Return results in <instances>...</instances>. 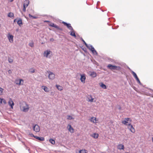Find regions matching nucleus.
<instances>
[{
  "label": "nucleus",
  "mask_w": 153,
  "mask_h": 153,
  "mask_svg": "<svg viewBox=\"0 0 153 153\" xmlns=\"http://www.w3.org/2000/svg\"><path fill=\"white\" fill-rule=\"evenodd\" d=\"M20 108L21 111L25 112H28L30 108L29 105L25 102L20 103Z\"/></svg>",
  "instance_id": "1"
},
{
  "label": "nucleus",
  "mask_w": 153,
  "mask_h": 153,
  "mask_svg": "<svg viewBox=\"0 0 153 153\" xmlns=\"http://www.w3.org/2000/svg\"><path fill=\"white\" fill-rule=\"evenodd\" d=\"M43 55L44 57L50 58L52 56V53L50 50H47L44 52Z\"/></svg>",
  "instance_id": "2"
},
{
  "label": "nucleus",
  "mask_w": 153,
  "mask_h": 153,
  "mask_svg": "<svg viewBox=\"0 0 153 153\" xmlns=\"http://www.w3.org/2000/svg\"><path fill=\"white\" fill-rule=\"evenodd\" d=\"M131 120L129 118H125L124 120L122 121V123L125 125L128 126L131 124Z\"/></svg>",
  "instance_id": "3"
},
{
  "label": "nucleus",
  "mask_w": 153,
  "mask_h": 153,
  "mask_svg": "<svg viewBox=\"0 0 153 153\" xmlns=\"http://www.w3.org/2000/svg\"><path fill=\"white\" fill-rule=\"evenodd\" d=\"M48 78L49 79L53 80L55 78V75L53 72L50 71H48Z\"/></svg>",
  "instance_id": "4"
},
{
  "label": "nucleus",
  "mask_w": 153,
  "mask_h": 153,
  "mask_svg": "<svg viewBox=\"0 0 153 153\" xmlns=\"http://www.w3.org/2000/svg\"><path fill=\"white\" fill-rule=\"evenodd\" d=\"M90 50H91L92 53L94 55H97V53L96 51L95 50L94 48L92 46V45H88L86 46Z\"/></svg>",
  "instance_id": "5"
},
{
  "label": "nucleus",
  "mask_w": 153,
  "mask_h": 153,
  "mask_svg": "<svg viewBox=\"0 0 153 153\" xmlns=\"http://www.w3.org/2000/svg\"><path fill=\"white\" fill-rule=\"evenodd\" d=\"M107 67L109 68L111 70H120V66H117L110 64L108 65Z\"/></svg>",
  "instance_id": "6"
},
{
  "label": "nucleus",
  "mask_w": 153,
  "mask_h": 153,
  "mask_svg": "<svg viewBox=\"0 0 153 153\" xmlns=\"http://www.w3.org/2000/svg\"><path fill=\"white\" fill-rule=\"evenodd\" d=\"M15 82L16 85H21L23 84V80L22 79H18L16 80Z\"/></svg>",
  "instance_id": "7"
},
{
  "label": "nucleus",
  "mask_w": 153,
  "mask_h": 153,
  "mask_svg": "<svg viewBox=\"0 0 153 153\" xmlns=\"http://www.w3.org/2000/svg\"><path fill=\"white\" fill-rule=\"evenodd\" d=\"M87 100L89 102H95L96 101V100H94V99L92 98L91 95H88L87 97Z\"/></svg>",
  "instance_id": "8"
},
{
  "label": "nucleus",
  "mask_w": 153,
  "mask_h": 153,
  "mask_svg": "<svg viewBox=\"0 0 153 153\" xmlns=\"http://www.w3.org/2000/svg\"><path fill=\"white\" fill-rule=\"evenodd\" d=\"M33 130L36 132H39L40 131V127L38 125L36 124L33 126Z\"/></svg>",
  "instance_id": "9"
},
{
  "label": "nucleus",
  "mask_w": 153,
  "mask_h": 153,
  "mask_svg": "<svg viewBox=\"0 0 153 153\" xmlns=\"http://www.w3.org/2000/svg\"><path fill=\"white\" fill-rule=\"evenodd\" d=\"M67 128L68 130L71 133H73L74 132V129L71 127L70 125H68Z\"/></svg>",
  "instance_id": "10"
},
{
  "label": "nucleus",
  "mask_w": 153,
  "mask_h": 153,
  "mask_svg": "<svg viewBox=\"0 0 153 153\" xmlns=\"http://www.w3.org/2000/svg\"><path fill=\"white\" fill-rule=\"evenodd\" d=\"M62 23H63L65 25H66L68 28L71 30H73V29L72 27L71 26V25L70 24H68L66 22H62Z\"/></svg>",
  "instance_id": "11"
},
{
  "label": "nucleus",
  "mask_w": 153,
  "mask_h": 153,
  "mask_svg": "<svg viewBox=\"0 0 153 153\" xmlns=\"http://www.w3.org/2000/svg\"><path fill=\"white\" fill-rule=\"evenodd\" d=\"M8 104L11 107V108L12 109H13V106L14 105V103L11 99L10 98L9 99V101L8 102Z\"/></svg>",
  "instance_id": "12"
},
{
  "label": "nucleus",
  "mask_w": 153,
  "mask_h": 153,
  "mask_svg": "<svg viewBox=\"0 0 153 153\" xmlns=\"http://www.w3.org/2000/svg\"><path fill=\"white\" fill-rule=\"evenodd\" d=\"M81 77H80V80L83 83H84L85 82V80L86 79L85 76V75L82 74L81 75Z\"/></svg>",
  "instance_id": "13"
},
{
  "label": "nucleus",
  "mask_w": 153,
  "mask_h": 153,
  "mask_svg": "<svg viewBox=\"0 0 153 153\" xmlns=\"http://www.w3.org/2000/svg\"><path fill=\"white\" fill-rule=\"evenodd\" d=\"M7 37L9 42L10 43L13 42V36L9 34L8 35Z\"/></svg>",
  "instance_id": "14"
},
{
  "label": "nucleus",
  "mask_w": 153,
  "mask_h": 153,
  "mask_svg": "<svg viewBox=\"0 0 153 153\" xmlns=\"http://www.w3.org/2000/svg\"><path fill=\"white\" fill-rule=\"evenodd\" d=\"M128 128L132 133H134L135 131L134 128L132 126L131 124L128 126Z\"/></svg>",
  "instance_id": "15"
},
{
  "label": "nucleus",
  "mask_w": 153,
  "mask_h": 153,
  "mask_svg": "<svg viewBox=\"0 0 153 153\" xmlns=\"http://www.w3.org/2000/svg\"><path fill=\"white\" fill-rule=\"evenodd\" d=\"M42 88L46 92H49L50 90L48 88L45 86H42Z\"/></svg>",
  "instance_id": "16"
},
{
  "label": "nucleus",
  "mask_w": 153,
  "mask_h": 153,
  "mask_svg": "<svg viewBox=\"0 0 153 153\" xmlns=\"http://www.w3.org/2000/svg\"><path fill=\"white\" fill-rule=\"evenodd\" d=\"M90 136L95 139H97L99 137V134H98L94 133L91 134Z\"/></svg>",
  "instance_id": "17"
},
{
  "label": "nucleus",
  "mask_w": 153,
  "mask_h": 153,
  "mask_svg": "<svg viewBox=\"0 0 153 153\" xmlns=\"http://www.w3.org/2000/svg\"><path fill=\"white\" fill-rule=\"evenodd\" d=\"M29 4V1L28 0H25L23 6H25V7H27Z\"/></svg>",
  "instance_id": "18"
},
{
  "label": "nucleus",
  "mask_w": 153,
  "mask_h": 153,
  "mask_svg": "<svg viewBox=\"0 0 153 153\" xmlns=\"http://www.w3.org/2000/svg\"><path fill=\"white\" fill-rule=\"evenodd\" d=\"M90 75L91 77H95L97 76V74L94 72H90Z\"/></svg>",
  "instance_id": "19"
},
{
  "label": "nucleus",
  "mask_w": 153,
  "mask_h": 153,
  "mask_svg": "<svg viewBox=\"0 0 153 153\" xmlns=\"http://www.w3.org/2000/svg\"><path fill=\"white\" fill-rule=\"evenodd\" d=\"M49 25L50 26H51L52 27H55V28H57V29H59V26H57L56 25L54 24L53 23H51L49 24Z\"/></svg>",
  "instance_id": "20"
},
{
  "label": "nucleus",
  "mask_w": 153,
  "mask_h": 153,
  "mask_svg": "<svg viewBox=\"0 0 153 153\" xmlns=\"http://www.w3.org/2000/svg\"><path fill=\"white\" fill-rule=\"evenodd\" d=\"M90 121L94 123H96L97 122L96 118L94 117H91L90 119Z\"/></svg>",
  "instance_id": "21"
},
{
  "label": "nucleus",
  "mask_w": 153,
  "mask_h": 153,
  "mask_svg": "<svg viewBox=\"0 0 153 153\" xmlns=\"http://www.w3.org/2000/svg\"><path fill=\"white\" fill-rule=\"evenodd\" d=\"M117 148L120 150L123 149H124V146L122 144H119Z\"/></svg>",
  "instance_id": "22"
},
{
  "label": "nucleus",
  "mask_w": 153,
  "mask_h": 153,
  "mask_svg": "<svg viewBox=\"0 0 153 153\" xmlns=\"http://www.w3.org/2000/svg\"><path fill=\"white\" fill-rule=\"evenodd\" d=\"M17 23L19 25L21 26L22 24V20L21 19H19L17 21Z\"/></svg>",
  "instance_id": "23"
},
{
  "label": "nucleus",
  "mask_w": 153,
  "mask_h": 153,
  "mask_svg": "<svg viewBox=\"0 0 153 153\" xmlns=\"http://www.w3.org/2000/svg\"><path fill=\"white\" fill-rule=\"evenodd\" d=\"M56 87L60 91H61L63 89V88L62 86L59 85H56Z\"/></svg>",
  "instance_id": "24"
},
{
  "label": "nucleus",
  "mask_w": 153,
  "mask_h": 153,
  "mask_svg": "<svg viewBox=\"0 0 153 153\" xmlns=\"http://www.w3.org/2000/svg\"><path fill=\"white\" fill-rule=\"evenodd\" d=\"M72 31L71 32L70 35L73 36H74L75 37H76V36L75 33V32L74 31V30H71Z\"/></svg>",
  "instance_id": "25"
},
{
  "label": "nucleus",
  "mask_w": 153,
  "mask_h": 153,
  "mask_svg": "<svg viewBox=\"0 0 153 153\" xmlns=\"http://www.w3.org/2000/svg\"><path fill=\"white\" fill-rule=\"evenodd\" d=\"M67 119L68 120H71L74 119V118H73L71 116L67 115Z\"/></svg>",
  "instance_id": "26"
},
{
  "label": "nucleus",
  "mask_w": 153,
  "mask_h": 153,
  "mask_svg": "<svg viewBox=\"0 0 153 153\" xmlns=\"http://www.w3.org/2000/svg\"><path fill=\"white\" fill-rule=\"evenodd\" d=\"M36 138L41 141H43L44 140V139L43 137H40L37 136H35L34 137Z\"/></svg>",
  "instance_id": "27"
},
{
  "label": "nucleus",
  "mask_w": 153,
  "mask_h": 153,
  "mask_svg": "<svg viewBox=\"0 0 153 153\" xmlns=\"http://www.w3.org/2000/svg\"><path fill=\"white\" fill-rule=\"evenodd\" d=\"M49 142L51 143L53 145H54L55 144V140L52 139H50L49 140Z\"/></svg>",
  "instance_id": "28"
},
{
  "label": "nucleus",
  "mask_w": 153,
  "mask_h": 153,
  "mask_svg": "<svg viewBox=\"0 0 153 153\" xmlns=\"http://www.w3.org/2000/svg\"><path fill=\"white\" fill-rule=\"evenodd\" d=\"M100 86L104 89H106V85L103 84V83H101L100 85Z\"/></svg>",
  "instance_id": "29"
},
{
  "label": "nucleus",
  "mask_w": 153,
  "mask_h": 153,
  "mask_svg": "<svg viewBox=\"0 0 153 153\" xmlns=\"http://www.w3.org/2000/svg\"><path fill=\"white\" fill-rule=\"evenodd\" d=\"M29 71L31 73H33L35 72V69L33 68H30Z\"/></svg>",
  "instance_id": "30"
},
{
  "label": "nucleus",
  "mask_w": 153,
  "mask_h": 153,
  "mask_svg": "<svg viewBox=\"0 0 153 153\" xmlns=\"http://www.w3.org/2000/svg\"><path fill=\"white\" fill-rule=\"evenodd\" d=\"M14 14L12 13H10L8 15V16L10 17L11 18L13 17Z\"/></svg>",
  "instance_id": "31"
},
{
  "label": "nucleus",
  "mask_w": 153,
  "mask_h": 153,
  "mask_svg": "<svg viewBox=\"0 0 153 153\" xmlns=\"http://www.w3.org/2000/svg\"><path fill=\"white\" fill-rule=\"evenodd\" d=\"M131 73L133 75V76H134V77L135 78H136L137 77V74H136L133 71H131Z\"/></svg>",
  "instance_id": "32"
},
{
  "label": "nucleus",
  "mask_w": 153,
  "mask_h": 153,
  "mask_svg": "<svg viewBox=\"0 0 153 153\" xmlns=\"http://www.w3.org/2000/svg\"><path fill=\"white\" fill-rule=\"evenodd\" d=\"M79 153H87L86 151L85 150H81L79 151Z\"/></svg>",
  "instance_id": "33"
},
{
  "label": "nucleus",
  "mask_w": 153,
  "mask_h": 153,
  "mask_svg": "<svg viewBox=\"0 0 153 153\" xmlns=\"http://www.w3.org/2000/svg\"><path fill=\"white\" fill-rule=\"evenodd\" d=\"M4 91V89L0 87V95H2L3 94V92Z\"/></svg>",
  "instance_id": "34"
},
{
  "label": "nucleus",
  "mask_w": 153,
  "mask_h": 153,
  "mask_svg": "<svg viewBox=\"0 0 153 153\" xmlns=\"http://www.w3.org/2000/svg\"><path fill=\"white\" fill-rule=\"evenodd\" d=\"M29 46H30V47H33L34 45L33 42H31L29 43Z\"/></svg>",
  "instance_id": "35"
},
{
  "label": "nucleus",
  "mask_w": 153,
  "mask_h": 153,
  "mask_svg": "<svg viewBox=\"0 0 153 153\" xmlns=\"http://www.w3.org/2000/svg\"><path fill=\"white\" fill-rule=\"evenodd\" d=\"M29 16L30 18H32L33 19H36V17L32 16L30 14H29Z\"/></svg>",
  "instance_id": "36"
},
{
  "label": "nucleus",
  "mask_w": 153,
  "mask_h": 153,
  "mask_svg": "<svg viewBox=\"0 0 153 153\" xmlns=\"http://www.w3.org/2000/svg\"><path fill=\"white\" fill-rule=\"evenodd\" d=\"M8 61L10 63H12L13 62V59L10 58H8Z\"/></svg>",
  "instance_id": "37"
},
{
  "label": "nucleus",
  "mask_w": 153,
  "mask_h": 153,
  "mask_svg": "<svg viewBox=\"0 0 153 153\" xmlns=\"http://www.w3.org/2000/svg\"><path fill=\"white\" fill-rule=\"evenodd\" d=\"M135 78L136 80L137 81V82L140 84H141L140 82L139 78H138V77H137Z\"/></svg>",
  "instance_id": "38"
},
{
  "label": "nucleus",
  "mask_w": 153,
  "mask_h": 153,
  "mask_svg": "<svg viewBox=\"0 0 153 153\" xmlns=\"http://www.w3.org/2000/svg\"><path fill=\"white\" fill-rule=\"evenodd\" d=\"M3 103L4 104H5L6 103V100L3 99H2V103Z\"/></svg>",
  "instance_id": "39"
},
{
  "label": "nucleus",
  "mask_w": 153,
  "mask_h": 153,
  "mask_svg": "<svg viewBox=\"0 0 153 153\" xmlns=\"http://www.w3.org/2000/svg\"><path fill=\"white\" fill-rule=\"evenodd\" d=\"M26 7H25V6H23V11L25 12L26 11Z\"/></svg>",
  "instance_id": "40"
},
{
  "label": "nucleus",
  "mask_w": 153,
  "mask_h": 153,
  "mask_svg": "<svg viewBox=\"0 0 153 153\" xmlns=\"http://www.w3.org/2000/svg\"><path fill=\"white\" fill-rule=\"evenodd\" d=\"M50 41L51 42H53L54 40V39L53 38H51L50 39Z\"/></svg>",
  "instance_id": "41"
},
{
  "label": "nucleus",
  "mask_w": 153,
  "mask_h": 153,
  "mask_svg": "<svg viewBox=\"0 0 153 153\" xmlns=\"http://www.w3.org/2000/svg\"><path fill=\"white\" fill-rule=\"evenodd\" d=\"M8 72L9 74H10L12 73V71H11V70H9L8 71Z\"/></svg>",
  "instance_id": "42"
},
{
  "label": "nucleus",
  "mask_w": 153,
  "mask_h": 153,
  "mask_svg": "<svg viewBox=\"0 0 153 153\" xmlns=\"http://www.w3.org/2000/svg\"><path fill=\"white\" fill-rule=\"evenodd\" d=\"M83 43L85 44V45L86 46H87V45H88L87 44V43L85 42L84 41H83Z\"/></svg>",
  "instance_id": "43"
},
{
  "label": "nucleus",
  "mask_w": 153,
  "mask_h": 153,
  "mask_svg": "<svg viewBox=\"0 0 153 153\" xmlns=\"http://www.w3.org/2000/svg\"><path fill=\"white\" fill-rule=\"evenodd\" d=\"M0 103H2V99L0 98Z\"/></svg>",
  "instance_id": "44"
},
{
  "label": "nucleus",
  "mask_w": 153,
  "mask_h": 153,
  "mask_svg": "<svg viewBox=\"0 0 153 153\" xmlns=\"http://www.w3.org/2000/svg\"><path fill=\"white\" fill-rule=\"evenodd\" d=\"M10 2H12L13 0H8Z\"/></svg>",
  "instance_id": "45"
},
{
  "label": "nucleus",
  "mask_w": 153,
  "mask_h": 153,
  "mask_svg": "<svg viewBox=\"0 0 153 153\" xmlns=\"http://www.w3.org/2000/svg\"><path fill=\"white\" fill-rule=\"evenodd\" d=\"M17 19H15L14 20V22H16V21H17Z\"/></svg>",
  "instance_id": "46"
},
{
  "label": "nucleus",
  "mask_w": 153,
  "mask_h": 153,
  "mask_svg": "<svg viewBox=\"0 0 153 153\" xmlns=\"http://www.w3.org/2000/svg\"><path fill=\"white\" fill-rule=\"evenodd\" d=\"M31 136H33V137H34V136L33 135V134H31Z\"/></svg>",
  "instance_id": "47"
},
{
  "label": "nucleus",
  "mask_w": 153,
  "mask_h": 153,
  "mask_svg": "<svg viewBox=\"0 0 153 153\" xmlns=\"http://www.w3.org/2000/svg\"><path fill=\"white\" fill-rule=\"evenodd\" d=\"M152 141L153 142V137L152 138Z\"/></svg>",
  "instance_id": "48"
},
{
  "label": "nucleus",
  "mask_w": 153,
  "mask_h": 153,
  "mask_svg": "<svg viewBox=\"0 0 153 153\" xmlns=\"http://www.w3.org/2000/svg\"><path fill=\"white\" fill-rule=\"evenodd\" d=\"M82 40L83 42V41H84L83 39H82Z\"/></svg>",
  "instance_id": "49"
},
{
  "label": "nucleus",
  "mask_w": 153,
  "mask_h": 153,
  "mask_svg": "<svg viewBox=\"0 0 153 153\" xmlns=\"http://www.w3.org/2000/svg\"><path fill=\"white\" fill-rule=\"evenodd\" d=\"M99 2V1H98V2H97V4H98V3Z\"/></svg>",
  "instance_id": "50"
},
{
  "label": "nucleus",
  "mask_w": 153,
  "mask_h": 153,
  "mask_svg": "<svg viewBox=\"0 0 153 153\" xmlns=\"http://www.w3.org/2000/svg\"><path fill=\"white\" fill-rule=\"evenodd\" d=\"M128 153V152H126V153Z\"/></svg>",
  "instance_id": "51"
}]
</instances>
